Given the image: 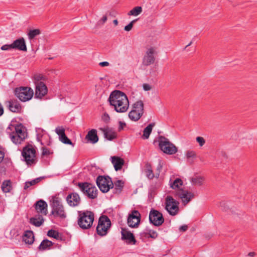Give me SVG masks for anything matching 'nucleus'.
Wrapping results in <instances>:
<instances>
[{"label":"nucleus","mask_w":257,"mask_h":257,"mask_svg":"<svg viewBox=\"0 0 257 257\" xmlns=\"http://www.w3.org/2000/svg\"><path fill=\"white\" fill-rule=\"evenodd\" d=\"M108 101L110 105L117 112H125L129 107V101L127 96L119 90L112 91L109 95Z\"/></svg>","instance_id":"f257e3e1"},{"label":"nucleus","mask_w":257,"mask_h":257,"mask_svg":"<svg viewBox=\"0 0 257 257\" xmlns=\"http://www.w3.org/2000/svg\"><path fill=\"white\" fill-rule=\"evenodd\" d=\"M6 131L11 140L16 145L21 144L27 137L26 128L22 124L11 125Z\"/></svg>","instance_id":"f03ea898"},{"label":"nucleus","mask_w":257,"mask_h":257,"mask_svg":"<svg viewBox=\"0 0 257 257\" xmlns=\"http://www.w3.org/2000/svg\"><path fill=\"white\" fill-rule=\"evenodd\" d=\"M94 214L89 211L80 212L78 219V224L83 229L90 228L94 221Z\"/></svg>","instance_id":"7ed1b4c3"},{"label":"nucleus","mask_w":257,"mask_h":257,"mask_svg":"<svg viewBox=\"0 0 257 257\" xmlns=\"http://www.w3.org/2000/svg\"><path fill=\"white\" fill-rule=\"evenodd\" d=\"M23 160L28 166L34 165L37 162L36 151L34 146L28 145L24 147L22 152Z\"/></svg>","instance_id":"20e7f679"},{"label":"nucleus","mask_w":257,"mask_h":257,"mask_svg":"<svg viewBox=\"0 0 257 257\" xmlns=\"http://www.w3.org/2000/svg\"><path fill=\"white\" fill-rule=\"evenodd\" d=\"M52 207L51 213L55 217L62 218L66 217V213L61 203V199L57 196H53L50 200Z\"/></svg>","instance_id":"39448f33"},{"label":"nucleus","mask_w":257,"mask_h":257,"mask_svg":"<svg viewBox=\"0 0 257 257\" xmlns=\"http://www.w3.org/2000/svg\"><path fill=\"white\" fill-rule=\"evenodd\" d=\"M33 80L35 85V96L41 98L48 92L47 87L44 82V77L41 74H37L34 76Z\"/></svg>","instance_id":"423d86ee"},{"label":"nucleus","mask_w":257,"mask_h":257,"mask_svg":"<svg viewBox=\"0 0 257 257\" xmlns=\"http://www.w3.org/2000/svg\"><path fill=\"white\" fill-rule=\"evenodd\" d=\"M158 142L160 149L165 154L173 155L178 151L177 147L164 137H160Z\"/></svg>","instance_id":"0eeeda50"},{"label":"nucleus","mask_w":257,"mask_h":257,"mask_svg":"<svg viewBox=\"0 0 257 257\" xmlns=\"http://www.w3.org/2000/svg\"><path fill=\"white\" fill-rule=\"evenodd\" d=\"M179 203L170 195H167L164 200V208L169 215H176L179 211Z\"/></svg>","instance_id":"6e6552de"},{"label":"nucleus","mask_w":257,"mask_h":257,"mask_svg":"<svg viewBox=\"0 0 257 257\" xmlns=\"http://www.w3.org/2000/svg\"><path fill=\"white\" fill-rule=\"evenodd\" d=\"M78 186L82 193L90 199H94L97 196V189L96 187L87 182L79 183Z\"/></svg>","instance_id":"1a4fd4ad"},{"label":"nucleus","mask_w":257,"mask_h":257,"mask_svg":"<svg viewBox=\"0 0 257 257\" xmlns=\"http://www.w3.org/2000/svg\"><path fill=\"white\" fill-rule=\"evenodd\" d=\"M143 113V102L142 100H139L133 105L132 109L128 113V117L132 120L136 121L141 118Z\"/></svg>","instance_id":"9d476101"},{"label":"nucleus","mask_w":257,"mask_h":257,"mask_svg":"<svg viewBox=\"0 0 257 257\" xmlns=\"http://www.w3.org/2000/svg\"><path fill=\"white\" fill-rule=\"evenodd\" d=\"M15 95L21 101L26 102L32 98L34 92L31 88L21 87L15 89Z\"/></svg>","instance_id":"9b49d317"},{"label":"nucleus","mask_w":257,"mask_h":257,"mask_svg":"<svg viewBox=\"0 0 257 257\" xmlns=\"http://www.w3.org/2000/svg\"><path fill=\"white\" fill-rule=\"evenodd\" d=\"M96 184L100 190L103 193L107 192L113 187V182L109 177L99 176L96 179Z\"/></svg>","instance_id":"f8f14e48"},{"label":"nucleus","mask_w":257,"mask_h":257,"mask_svg":"<svg viewBox=\"0 0 257 257\" xmlns=\"http://www.w3.org/2000/svg\"><path fill=\"white\" fill-rule=\"evenodd\" d=\"M111 225V222L107 216H103L99 218L96 230L98 234L101 236L105 235Z\"/></svg>","instance_id":"ddd939ff"},{"label":"nucleus","mask_w":257,"mask_h":257,"mask_svg":"<svg viewBox=\"0 0 257 257\" xmlns=\"http://www.w3.org/2000/svg\"><path fill=\"white\" fill-rule=\"evenodd\" d=\"M157 54L156 47H150L147 49L143 59V64L145 66H149L153 64L155 60V56Z\"/></svg>","instance_id":"4468645a"},{"label":"nucleus","mask_w":257,"mask_h":257,"mask_svg":"<svg viewBox=\"0 0 257 257\" xmlns=\"http://www.w3.org/2000/svg\"><path fill=\"white\" fill-rule=\"evenodd\" d=\"M150 222L155 226H160L162 225L164 219L161 212L155 209H152L149 213Z\"/></svg>","instance_id":"2eb2a0df"},{"label":"nucleus","mask_w":257,"mask_h":257,"mask_svg":"<svg viewBox=\"0 0 257 257\" xmlns=\"http://www.w3.org/2000/svg\"><path fill=\"white\" fill-rule=\"evenodd\" d=\"M141 221V214L137 210H133L127 217V224L132 228L137 227Z\"/></svg>","instance_id":"dca6fc26"},{"label":"nucleus","mask_w":257,"mask_h":257,"mask_svg":"<svg viewBox=\"0 0 257 257\" xmlns=\"http://www.w3.org/2000/svg\"><path fill=\"white\" fill-rule=\"evenodd\" d=\"M177 195L181 199L182 204L186 205L194 197V194L185 190H179Z\"/></svg>","instance_id":"f3484780"},{"label":"nucleus","mask_w":257,"mask_h":257,"mask_svg":"<svg viewBox=\"0 0 257 257\" xmlns=\"http://www.w3.org/2000/svg\"><path fill=\"white\" fill-rule=\"evenodd\" d=\"M55 132L59 136V140L64 144L74 146L65 134V129L63 126H58L55 128Z\"/></svg>","instance_id":"a211bd4d"},{"label":"nucleus","mask_w":257,"mask_h":257,"mask_svg":"<svg viewBox=\"0 0 257 257\" xmlns=\"http://www.w3.org/2000/svg\"><path fill=\"white\" fill-rule=\"evenodd\" d=\"M66 201L69 206L75 207L80 204L81 199L78 194L77 193H72L67 196Z\"/></svg>","instance_id":"6ab92c4d"},{"label":"nucleus","mask_w":257,"mask_h":257,"mask_svg":"<svg viewBox=\"0 0 257 257\" xmlns=\"http://www.w3.org/2000/svg\"><path fill=\"white\" fill-rule=\"evenodd\" d=\"M12 44L13 49L23 51H27V50L26 42L23 38L15 40Z\"/></svg>","instance_id":"aec40b11"},{"label":"nucleus","mask_w":257,"mask_h":257,"mask_svg":"<svg viewBox=\"0 0 257 257\" xmlns=\"http://www.w3.org/2000/svg\"><path fill=\"white\" fill-rule=\"evenodd\" d=\"M37 140L40 142L42 146L49 145V143L44 141L43 138H49L48 134L41 128H36Z\"/></svg>","instance_id":"412c9836"},{"label":"nucleus","mask_w":257,"mask_h":257,"mask_svg":"<svg viewBox=\"0 0 257 257\" xmlns=\"http://www.w3.org/2000/svg\"><path fill=\"white\" fill-rule=\"evenodd\" d=\"M99 130L103 133L104 138L108 140L111 141L117 137L116 133L111 128L101 127Z\"/></svg>","instance_id":"4be33fe9"},{"label":"nucleus","mask_w":257,"mask_h":257,"mask_svg":"<svg viewBox=\"0 0 257 257\" xmlns=\"http://www.w3.org/2000/svg\"><path fill=\"white\" fill-rule=\"evenodd\" d=\"M121 238L125 240L126 242L135 244L136 241L133 234L126 230L122 229L121 231Z\"/></svg>","instance_id":"5701e85b"},{"label":"nucleus","mask_w":257,"mask_h":257,"mask_svg":"<svg viewBox=\"0 0 257 257\" xmlns=\"http://www.w3.org/2000/svg\"><path fill=\"white\" fill-rule=\"evenodd\" d=\"M35 209L38 213L46 215L47 212V204L44 200H39L35 204Z\"/></svg>","instance_id":"b1692460"},{"label":"nucleus","mask_w":257,"mask_h":257,"mask_svg":"<svg viewBox=\"0 0 257 257\" xmlns=\"http://www.w3.org/2000/svg\"><path fill=\"white\" fill-rule=\"evenodd\" d=\"M85 139L90 143L92 144H95L98 141V137L97 135V131L95 129H92L89 131Z\"/></svg>","instance_id":"393cba45"},{"label":"nucleus","mask_w":257,"mask_h":257,"mask_svg":"<svg viewBox=\"0 0 257 257\" xmlns=\"http://www.w3.org/2000/svg\"><path fill=\"white\" fill-rule=\"evenodd\" d=\"M110 159L115 171H118L121 169L124 164V161L122 159L118 157L113 156L111 157Z\"/></svg>","instance_id":"a878e982"},{"label":"nucleus","mask_w":257,"mask_h":257,"mask_svg":"<svg viewBox=\"0 0 257 257\" xmlns=\"http://www.w3.org/2000/svg\"><path fill=\"white\" fill-rule=\"evenodd\" d=\"M8 106L10 110L13 112H18L21 109L20 104L16 100H11L8 102Z\"/></svg>","instance_id":"bb28decb"},{"label":"nucleus","mask_w":257,"mask_h":257,"mask_svg":"<svg viewBox=\"0 0 257 257\" xmlns=\"http://www.w3.org/2000/svg\"><path fill=\"white\" fill-rule=\"evenodd\" d=\"M23 239L26 243L29 244H32L34 241L33 232L31 230H27L25 231Z\"/></svg>","instance_id":"cd10ccee"},{"label":"nucleus","mask_w":257,"mask_h":257,"mask_svg":"<svg viewBox=\"0 0 257 257\" xmlns=\"http://www.w3.org/2000/svg\"><path fill=\"white\" fill-rule=\"evenodd\" d=\"M30 222L36 227H39L43 223L44 219L41 215H38L31 218Z\"/></svg>","instance_id":"c85d7f7f"},{"label":"nucleus","mask_w":257,"mask_h":257,"mask_svg":"<svg viewBox=\"0 0 257 257\" xmlns=\"http://www.w3.org/2000/svg\"><path fill=\"white\" fill-rule=\"evenodd\" d=\"M204 178L201 176L195 175L190 178V181L192 185L201 186L203 184Z\"/></svg>","instance_id":"c756f323"},{"label":"nucleus","mask_w":257,"mask_h":257,"mask_svg":"<svg viewBox=\"0 0 257 257\" xmlns=\"http://www.w3.org/2000/svg\"><path fill=\"white\" fill-rule=\"evenodd\" d=\"M53 245V243L51 241L47 239H44L38 246V249L40 251H44L49 250Z\"/></svg>","instance_id":"7c9ffc66"},{"label":"nucleus","mask_w":257,"mask_h":257,"mask_svg":"<svg viewBox=\"0 0 257 257\" xmlns=\"http://www.w3.org/2000/svg\"><path fill=\"white\" fill-rule=\"evenodd\" d=\"M170 187L173 189H179L183 185V181L179 178H176L174 181H170Z\"/></svg>","instance_id":"2f4dec72"},{"label":"nucleus","mask_w":257,"mask_h":257,"mask_svg":"<svg viewBox=\"0 0 257 257\" xmlns=\"http://www.w3.org/2000/svg\"><path fill=\"white\" fill-rule=\"evenodd\" d=\"M155 123H151L146 127L143 131V135L142 137L144 139H148L150 136V134L152 131L153 127L154 126Z\"/></svg>","instance_id":"473e14b6"},{"label":"nucleus","mask_w":257,"mask_h":257,"mask_svg":"<svg viewBox=\"0 0 257 257\" xmlns=\"http://www.w3.org/2000/svg\"><path fill=\"white\" fill-rule=\"evenodd\" d=\"M2 189L5 193L10 192L12 189L11 182L9 180L5 181L2 185Z\"/></svg>","instance_id":"72a5a7b5"},{"label":"nucleus","mask_w":257,"mask_h":257,"mask_svg":"<svg viewBox=\"0 0 257 257\" xmlns=\"http://www.w3.org/2000/svg\"><path fill=\"white\" fill-rule=\"evenodd\" d=\"M42 177L37 178L31 181H26L25 183L24 189L27 190L31 186H33L39 183L42 179Z\"/></svg>","instance_id":"f704fd0d"},{"label":"nucleus","mask_w":257,"mask_h":257,"mask_svg":"<svg viewBox=\"0 0 257 257\" xmlns=\"http://www.w3.org/2000/svg\"><path fill=\"white\" fill-rule=\"evenodd\" d=\"M185 156L189 162H192L193 160L196 157V153L192 150L187 151L185 153Z\"/></svg>","instance_id":"c9c22d12"},{"label":"nucleus","mask_w":257,"mask_h":257,"mask_svg":"<svg viewBox=\"0 0 257 257\" xmlns=\"http://www.w3.org/2000/svg\"><path fill=\"white\" fill-rule=\"evenodd\" d=\"M142 8L141 7H139V6L136 7L128 12V15L133 16H138L142 13Z\"/></svg>","instance_id":"e433bc0d"},{"label":"nucleus","mask_w":257,"mask_h":257,"mask_svg":"<svg viewBox=\"0 0 257 257\" xmlns=\"http://www.w3.org/2000/svg\"><path fill=\"white\" fill-rule=\"evenodd\" d=\"M145 174L149 179H152L154 177V174L153 172L151 167L150 165L147 166V168L145 170Z\"/></svg>","instance_id":"4c0bfd02"},{"label":"nucleus","mask_w":257,"mask_h":257,"mask_svg":"<svg viewBox=\"0 0 257 257\" xmlns=\"http://www.w3.org/2000/svg\"><path fill=\"white\" fill-rule=\"evenodd\" d=\"M123 182L121 180H117L116 182L114 183V185H113V186H114L116 191L120 192L123 187Z\"/></svg>","instance_id":"58836bf2"},{"label":"nucleus","mask_w":257,"mask_h":257,"mask_svg":"<svg viewBox=\"0 0 257 257\" xmlns=\"http://www.w3.org/2000/svg\"><path fill=\"white\" fill-rule=\"evenodd\" d=\"M40 33V32L38 29L30 30L28 34V38L30 40L33 39L36 36L39 35Z\"/></svg>","instance_id":"ea45409f"},{"label":"nucleus","mask_w":257,"mask_h":257,"mask_svg":"<svg viewBox=\"0 0 257 257\" xmlns=\"http://www.w3.org/2000/svg\"><path fill=\"white\" fill-rule=\"evenodd\" d=\"M47 235L55 239H58L59 237V232L53 229L49 230L47 232Z\"/></svg>","instance_id":"a19ab883"},{"label":"nucleus","mask_w":257,"mask_h":257,"mask_svg":"<svg viewBox=\"0 0 257 257\" xmlns=\"http://www.w3.org/2000/svg\"><path fill=\"white\" fill-rule=\"evenodd\" d=\"M1 49L3 51H9L13 49L12 44L4 45L1 47Z\"/></svg>","instance_id":"79ce46f5"},{"label":"nucleus","mask_w":257,"mask_h":257,"mask_svg":"<svg viewBox=\"0 0 257 257\" xmlns=\"http://www.w3.org/2000/svg\"><path fill=\"white\" fill-rule=\"evenodd\" d=\"M101 119L105 123H107L110 120V117L108 113L105 112L102 114Z\"/></svg>","instance_id":"37998d69"},{"label":"nucleus","mask_w":257,"mask_h":257,"mask_svg":"<svg viewBox=\"0 0 257 257\" xmlns=\"http://www.w3.org/2000/svg\"><path fill=\"white\" fill-rule=\"evenodd\" d=\"M196 141L199 143L200 147L203 146L205 143L204 139L201 137H197L196 138Z\"/></svg>","instance_id":"c03bdc74"},{"label":"nucleus","mask_w":257,"mask_h":257,"mask_svg":"<svg viewBox=\"0 0 257 257\" xmlns=\"http://www.w3.org/2000/svg\"><path fill=\"white\" fill-rule=\"evenodd\" d=\"M135 22V21L134 20V21H132L131 22H130L127 25L125 26L124 28V30L127 32L131 31L133 28V24Z\"/></svg>","instance_id":"a18cd8bd"},{"label":"nucleus","mask_w":257,"mask_h":257,"mask_svg":"<svg viewBox=\"0 0 257 257\" xmlns=\"http://www.w3.org/2000/svg\"><path fill=\"white\" fill-rule=\"evenodd\" d=\"M148 231V234L151 238H155L157 237L158 233L156 231L152 230H149Z\"/></svg>","instance_id":"49530a36"},{"label":"nucleus","mask_w":257,"mask_h":257,"mask_svg":"<svg viewBox=\"0 0 257 257\" xmlns=\"http://www.w3.org/2000/svg\"><path fill=\"white\" fill-rule=\"evenodd\" d=\"M162 167H163V164H162L161 161L160 160L159 162L157 168V170L158 173L156 174V177H157V178L159 177L160 172L161 170H162Z\"/></svg>","instance_id":"de8ad7c7"},{"label":"nucleus","mask_w":257,"mask_h":257,"mask_svg":"<svg viewBox=\"0 0 257 257\" xmlns=\"http://www.w3.org/2000/svg\"><path fill=\"white\" fill-rule=\"evenodd\" d=\"M42 155L43 156L49 155L51 153L50 150L45 147H42Z\"/></svg>","instance_id":"09e8293b"},{"label":"nucleus","mask_w":257,"mask_h":257,"mask_svg":"<svg viewBox=\"0 0 257 257\" xmlns=\"http://www.w3.org/2000/svg\"><path fill=\"white\" fill-rule=\"evenodd\" d=\"M143 88L145 91H149L152 89V86L147 83H144L143 84Z\"/></svg>","instance_id":"8fccbe9b"},{"label":"nucleus","mask_w":257,"mask_h":257,"mask_svg":"<svg viewBox=\"0 0 257 257\" xmlns=\"http://www.w3.org/2000/svg\"><path fill=\"white\" fill-rule=\"evenodd\" d=\"M107 20V16L106 15H104L102 17V18L101 19V20L98 21V25H103L106 22Z\"/></svg>","instance_id":"3c124183"},{"label":"nucleus","mask_w":257,"mask_h":257,"mask_svg":"<svg viewBox=\"0 0 257 257\" xmlns=\"http://www.w3.org/2000/svg\"><path fill=\"white\" fill-rule=\"evenodd\" d=\"M99 65L101 67H105L108 66L109 65V63L107 61H104L100 62Z\"/></svg>","instance_id":"603ef678"},{"label":"nucleus","mask_w":257,"mask_h":257,"mask_svg":"<svg viewBox=\"0 0 257 257\" xmlns=\"http://www.w3.org/2000/svg\"><path fill=\"white\" fill-rule=\"evenodd\" d=\"M119 128H118L119 130H121L123 129V127L125 125V123L122 122L121 121H119Z\"/></svg>","instance_id":"864d4df0"},{"label":"nucleus","mask_w":257,"mask_h":257,"mask_svg":"<svg viewBox=\"0 0 257 257\" xmlns=\"http://www.w3.org/2000/svg\"><path fill=\"white\" fill-rule=\"evenodd\" d=\"M187 226L186 225H182V226H180L179 228V230L180 231H186L187 230Z\"/></svg>","instance_id":"5fc2aeb1"},{"label":"nucleus","mask_w":257,"mask_h":257,"mask_svg":"<svg viewBox=\"0 0 257 257\" xmlns=\"http://www.w3.org/2000/svg\"><path fill=\"white\" fill-rule=\"evenodd\" d=\"M4 156V153L2 151H0V163H1L3 160Z\"/></svg>","instance_id":"6e6d98bb"},{"label":"nucleus","mask_w":257,"mask_h":257,"mask_svg":"<svg viewBox=\"0 0 257 257\" xmlns=\"http://www.w3.org/2000/svg\"><path fill=\"white\" fill-rule=\"evenodd\" d=\"M4 108L2 104L0 103V116L4 114Z\"/></svg>","instance_id":"4d7b16f0"},{"label":"nucleus","mask_w":257,"mask_h":257,"mask_svg":"<svg viewBox=\"0 0 257 257\" xmlns=\"http://www.w3.org/2000/svg\"><path fill=\"white\" fill-rule=\"evenodd\" d=\"M255 253L253 251L250 252L248 253V256L249 257H254L255 255Z\"/></svg>","instance_id":"13d9d810"},{"label":"nucleus","mask_w":257,"mask_h":257,"mask_svg":"<svg viewBox=\"0 0 257 257\" xmlns=\"http://www.w3.org/2000/svg\"><path fill=\"white\" fill-rule=\"evenodd\" d=\"M43 139H44V141H45L46 142L49 143V144H50V137L49 136V138H43Z\"/></svg>","instance_id":"bf43d9fd"},{"label":"nucleus","mask_w":257,"mask_h":257,"mask_svg":"<svg viewBox=\"0 0 257 257\" xmlns=\"http://www.w3.org/2000/svg\"><path fill=\"white\" fill-rule=\"evenodd\" d=\"M113 23L114 24L115 26H117L118 25V21L117 20H114L113 21Z\"/></svg>","instance_id":"052dcab7"},{"label":"nucleus","mask_w":257,"mask_h":257,"mask_svg":"<svg viewBox=\"0 0 257 257\" xmlns=\"http://www.w3.org/2000/svg\"><path fill=\"white\" fill-rule=\"evenodd\" d=\"M192 41H191V42H190V43H189V44H188V45L185 47V49H187V48L188 47H189V46H190V45L192 44Z\"/></svg>","instance_id":"680f3d73"}]
</instances>
